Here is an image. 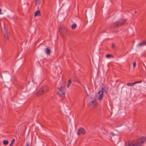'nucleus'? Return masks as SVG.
Instances as JSON below:
<instances>
[{"mask_svg":"<svg viewBox=\"0 0 146 146\" xmlns=\"http://www.w3.org/2000/svg\"><path fill=\"white\" fill-rule=\"evenodd\" d=\"M146 141V138L141 137L136 141L128 143V146H142Z\"/></svg>","mask_w":146,"mask_h":146,"instance_id":"f257e3e1","label":"nucleus"},{"mask_svg":"<svg viewBox=\"0 0 146 146\" xmlns=\"http://www.w3.org/2000/svg\"><path fill=\"white\" fill-rule=\"evenodd\" d=\"M126 21V19H120L117 22L113 23L112 26V27L118 28L123 25Z\"/></svg>","mask_w":146,"mask_h":146,"instance_id":"f03ea898","label":"nucleus"},{"mask_svg":"<svg viewBox=\"0 0 146 146\" xmlns=\"http://www.w3.org/2000/svg\"><path fill=\"white\" fill-rule=\"evenodd\" d=\"M48 89L49 88L47 86H45L42 87L40 89L39 91L36 93V96H38L40 95L43 94L47 92Z\"/></svg>","mask_w":146,"mask_h":146,"instance_id":"7ed1b4c3","label":"nucleus"},{"mask_svg":"<svg viewBox=\"0 0 146 146\" xmlns=\"http://www.w3.org/2000/svg\"><path fill=\"white\" fill-rule=\"evenodd\" d=\"M85 133L86 132L85 130L83 128H81L78 129L77 133L78 135H80L81 134L84 135Z\"/></svg>","mask_w":146,"mask_h":146,"instance_id":"20e7f679","label":"nucleus"},{"mask_svg":"<svg viewBox=\"0 0 146 146\" xmlns=\"http://www.w3.org/2000/svg\"><path fill=\"white\" fill-rule=\"evenodd\" d=\"M98 94L99 95L98 99L99 101H101L103 97V92H102L101 91H100L98 92Z\"/></svg>","mask_w":146,"mask_h":146,"instance_id":"39448f33","label":"nucleus"},{"mask_svg":"<svg viewBox=\"0 0 146 146\" xmlns=\"http://www.w3.org/2000/svg\"><path fill=\"white\" fill-rule=\"evenodd\" d=\"M89 104L90 106H93L94 107L97 106L98 105V102L96 100L92 101L91 102H90Z\"/></svg>","mask_w":146,"mask_h":146,"instance_id":"423d86ee","label":"nucleus"},{"mask_svg":"<svg viewBox=\"0 0 146 146\" xmlns=\"http://www.w3.org/2000/svg\"><path fill=\"white\" fill-rule=\"evenodd\" d=\"M59 90L61 92L63 96H65V87H61L59 88Z\"/></svg>","mask_w":146,"mask_h":146,"instance_id":"0eeeda50","label":"nucleus"},{"mask_svg":"<svg viewBox=\"0 0 146 146\" xmlns=\"http://www.w3.org/2000/svg\"><path fill=\"white\" fill-rule=\"evenodd\" d=\"M45 52L47 55H50V53L51 51L49 48H47L45 49Z\"/></svg>","mask_w":146,"mask_h":146,"instance_id":"6e6552de","label":"nucleus"},{"mask_svg":"<svg viewBox=\"0 0 146 146\" xmlns=\"http://www.w3.org/2000/svg\"><path fill=\"white\" fill-rule=\"evenodd\" d=\"M144 45H146V42L143 41L142 42L138 44L137 46H142Z\"/></svg>","mask_w":146,"mask_h":146,"instance_id":"1a4fd4ad","label":"nucleus"},{"mask_svg":"<svg viewBox=\"0 0 146 146\" xmlns=\"http://www.w3.org/2000/svg\"><path fill=\"white\" fill-rule=\"evenodd\" d=\"M40 11H37L35 12L34 15L35 16H40Z\"/></svg>","mask_w":146,"mask_h":146,"instance_id":"9d476101","label":"nucleus"},{"mask_svg":"<svg viewBox=\"0 0 146 146\" xmlns=\"http://www.w3.org/2000/svg\"><path fill=\"white\" fill-rule=\"evenodd\" d=\"M5 33L4 34V37L5 39L8 40L9 38V36L7 34L6 30L5 31Z\"/></svg>","mask_w":146,"mask_h":146,"instance_id":"9b49d317","label":"nucleus"},{"mask_svg":"<svg viewBox=\"0 0 146 146\" xmlns=\"http://www.w3.org/2000/svg\"><path fill=\"white\" fill-rule=\"evenodd\" d=\"M108 89L107 88H102V90L101 91L102 92H104L105 93H106L108 92Z\"/></svg>","mask_w":146,"mask_h":146,"instance_id":"f8f14e48","label":"nucleus"},{"mask_svg":"<svg viewBox=\"0 0 146 146\" xmlns=\"http://www.w3.org/2000/svg\"><path fill=\"white\" fill-rule=\"evenodd\" d=\"M71 79L70 78L68 81V84L67 86V88H68L69 86L72 83V81L71 80Z\"/></svg>","mask_w":146,"mask_h":146,"instance_id":"ddd939ff","label":"nucleus"},{"mask_svg":"<svg viewBox=\"0 0 146 146\" xmlns=\"http://www.w3.org/2000/svg\"><path fill=\"white\" fill-rule=\"evenodd\" d=\"M35 2L36 5H39L40 3V0H35Z\"/></svg>","mask_w":146,"mask_h":146,"instance_id":"4468645a","label":"nucleus"},{"mask_svg":"<svg viewBox=\"0 0 146 146\" xmlns=\"http://www.w3.org/2000/svg\"><path fill=\"white\" fill-rule=\"evenodd\" d=\"M76 24H74L72 25L71 28L72 29H74L76 28Z\"/></svg>","mask_w":146,"mask_h":146,"instance_id":"2eb2a0df","label":"nucleus"},{"mask_svg":"<svg viewBox=\"0 0 146 146\" xmlns=\"http://www.w3.org/2000/svg\"><path fill=\"white\" fill-rule=\"evenodd\" d=\"M9 142L7 140H4L3 141V143L4 145H6L8 144Z\"/></svg>","mask_w":146,"mask_h":146,"instance_id":"dca6fc26","label":"nucleus"},{"mask_svg":"<svg viewBox=\"0 0 146 146\" xmlns=\"http://www.w3.org/2000/svg\"><path fill=\"white\" fill-rule=\"evenodd\" d=\"M135 84L134 83H127V85L128 86H132L134 85Z\"/></svg>","mask_w":146,"mask_h":146,"instance_id":"f3484780","label":"nucleus"},{"mask_svg":"<svg viewBox=\"0 0 146 146\" xmlns=\"http://www.w3.org/2000/svg\"><path fill=\"white\" fill-rule=\"evenodd\" d=\"M106 56L107 58H109L110 57H113V56L112 55L108 54L106 55Z\"/></svg>","mask_w":146,"mask_h":146,"instance_id":"a211bd4d","label":"nucleus"},{"mask_svg":"<svg viewBox=\"0 0 146 146\" xmlns=\"http://www.w3.org/2000/svg\"><path fill=\"white\" fill-rule=\"evenodd\" d=\"M15 141V140L14 139H13L11 141V144L9 146H12V145L13 144L14 142Z\"/></svg>","mask_w":146,"mask_h":146,"instance_id":"6ab92c4d","label":"nucleus"},{"mask_svg":"<svg viewBox=\"0 0 146 146\" xmlns=\"http://www.w3.org/2000/svg\"><path fill=\"white\" fill-rule=\"evenodd\" d=\"M133 67L135 68V67L136 64L135 62H133Z\"/></svg>","mask_w":146,"mask_h":146,"instance_id":"aec40b11","label":"nucleus"},{"mask_svg":"<svg viewBox=\"0 0 146 146\" xmlns=\"http://www.w3.org/2000/svg\"><path fill=\"white\" fill-rule=\"evenodd\" d=\"M29 143L28 142H27L26 143V146H29Z\"/></svg>","mask_w":146,"mask_h":146,"instance_id":"412c9836","label":"nucleus"},{"mask_svg":"<svg viewBox=\"0 0 146 146\" xmlns=\"http://www.w3.org/2000/svg\"><path fill=\"white\" fill-rule=\"evenodd\" d=\"M141 82V81H140L135 82H134V83L135 84L136 83H140Z\"/></svg>","mask_w":146,"mask_h":146,"instance_id":"4be33fe9","label":"nucleus"},{"mask_svg":"<svg viewBox=\"0 0 146 146\" xmlns=\"http://www.w3.org/2000/svg\"><path fill=\"white\" fill-rule=\"evenodd\" d=\"M115 45L114 44H112V48H114L115 47Z\"/></svg>","mask_w":146,"mask_h":146,"instance_id":"5701e85b","label":"nucleus"},{"mask_svg":"<svg viewBox=\"0 0 146 146\" xmlns=\"http://www.w3.org/2000/svg\"><path fill=\"white\" fill-rule=\"evenodd\" d=\"M111 134L113 136H114L116 135L114 133H113V132H111Z\"/></svg>","mask_w":146,"mask_h":146,"instance_id":"b1692460","label":"nucleus"},{"mask_svg":"<svg viewBox=\"0 0 146 146\" xmlns=\"http://www.w3.org/2000/svg\"><path fill=\"white\" fill-rule=\"evenodd\" d=\"M1 9H0V15L1 14H2V13H1Z\"/></svg>","mask_w":146,"mask_h":146,"instance_id":"393cba45","label":"nucleus"},{"mask_svg":"<svg viewBox=\"0 0 146 146\" xmlns=\"http://www.w3.org/2000/svg\"><path fill=\"white\" fill-rule=\"evenodd\" d=\"M77 81L78 82H79V81L78 80Z\"/></svg>","mask_w":146,"mask_h":146,"instance_id":"a878e982","label":"nucleus"},{"mask_svg":"<svg viewBox=\"0 0 146 146\" xmlns=\"http://www.w3.org/2000/svg\"><path fill=\"white\" fill-rule=\"evenodd\" d=\"M135 13H136V11H135Z\"/></svg>","mask_w":146,"mask_h":146,"instance_id":"bb28decb","label":"nucleus"}]
</instances>
